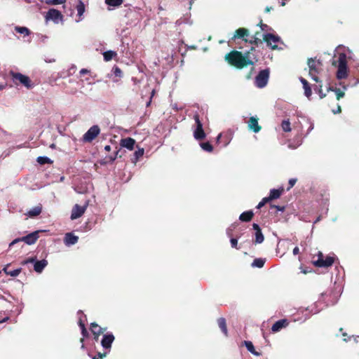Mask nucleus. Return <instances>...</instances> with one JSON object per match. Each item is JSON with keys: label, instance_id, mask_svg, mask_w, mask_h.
I'll return each instance as SVG.
<instances>
[{"label": "nucleus", "instance_id": "obj_1", "mask_svg": "<svg viewBox=\"0 0 359 359\" xmlns=\"http://www.w3.org/2000/svg\"><path fill=\"white\" fill-rule=\"evenodd\" d=\"M255 49L252 48L250 51L243 55L241 52L233 50L225 56L226 60L237 68H243L248 65H253L257 61L255 55Z\"/></svg>", "mask_w": 359, "mask_h": 359}, {"label": "nucleus", "instance_id": "obj_2", "mask_svg": "<svg viewBox=\"0 0 359 359\" xmlns=\"http://www.w3.org/2000/svg\"><path fill=\"white\" fill-rule=\"evenodd\" d=\"M346 51L348 52V53H351L348 49H346L345 47L341 46H339L335 50V57H337V59L336 60H333L332 65L337 66L336 76L339 80L344 79L348 76V56Z\"/></svg>", "mask_w": 359, "mask_h": 359}, {"label": "nucleus", "instance_id": "obj_3", "mask_svg": "<svg viewBox=\"0 0 359 359\" xmlns=\"http://www.w3.org/2000/svg\"><path fill=\"white\" fill-rule=\"evenodd\" d=\"M307 64L309 69V76L316 82H319L320 80L317 75L321 71L322 62L320 60H316L313 58H309L308 60Z\"/></svg>", "mask_w": 359, "mask_h": 359}, {"label": "nucleus", "instance_id": "obj_4", "mask_svg": "<svg viewBox=\"0 0 359 359\" xmlns=\"http://www.w3.org/2000/svg\"><path fill=\"white\" fill-rule=\"evenodd\" d=\"M11 75L12 76V79L15 84L20 83L27 89H31L34 86V83L32 82L31 79L26 75H24L21 73L17 72H11Z\"/></svg>", "mask_w": 359, "mask_h": 359}, {"label": "nucleus", "instance_id": "obj_5", "mask_svg": "<svg viewBox=\"0 0 359 359\" xmlns=\"http://www.w3.org/2000/svg\"><path fill=\"white\" fill-rule=\"evenodd\" d=\"M263 39L272 49H283L282 47L278 46V44L283 45V42L278 35L270 33L265 34H264Z\"/></svg>", "mask_w": 359, "mask_h": 359}, {"label": "nucleus", "instance_id": "obj_6", "mask_svg": "<svg viewBox=\"0 0 359 359\" xmlns=\"http://www.w3.org/2000/svg\"><path fill=\"white\" fill-rule=\"evenodd\" d=\"M269 78V69H265L259 72L255 79V84L257 88H262L268 83Z\"/></svg>", "mask_w": 359, "mask_h": 359}, {"label": "nucleus", "instance_id": "obj_7", "mask_svg": "<svg viewBox=\"0 0 359 359\" xmlns=\"http://www.w3.org/2000/svg\"><path fill=\"white\" fill-rule=\"evenodd\" d=\"M334 257L327 256L324 258L323 254L321 252H318V259L314 261L315 266L318 267H328L334 263Z\"/></svg>", "mask_w": 359, "mask_h": 359}, {"label": "nucleus", "instance_id": "obj_8", "mask_svg": "<svg viewBox=\"0 0 359 359\" xmlns=\"http://www.w3.org/2000/svg\"><path fill=\"white\" fill-rule=\"evenodd\" d=\"M194 118L196 123V128L194 130V137L196 140H201L205 137V133L203 128V123L199 119L198 114H194Z\"/></svg>", "mask_w": 359, "mask_h": 359}, {"label": "nucleus", "instance_id": "obj_9", "mask_svg": "<svg viewBox=\"0 0 359 359\" xmlns=\"http://www.w3.org/2000/svg\"><path fill=\"white\" fill-rule=\"evenodd\" d=\"M100 133V129L97 125L91 126L87 132L83 135L82 140L84 142H91Z\"/></svg>", "mask_w": 359, "mask_h": 359}, {"label": "nucleus", "instance_id": "obj_10", "mask_svg": "<svg viewBox=\"0 0 359 359\" xmlns=\"http://www.w3.org/2000/svg\"><path fill=\"white\" fill-rule=\"evenodd\" d=\"M78 315H79V325L81 328V334L83 336V338L81 339V342L82 343L81 348H85L84 344H83L84 338L88 337V332L85 327V323H84L86 320V316L81 311H79L78 312Z\"/></svg>", "mask_w": 359, "mask_h": 359}, {"label": "nucleus", "instance_id": "obj_11", "mask_svg": "<svg viewBox=\"0 0 359 359\" xmlns=\"http://www.w3.org/2000/svg\"><path fill=\"white\" fill-rule=\"evenodd\" d=\"M88 205V202H86L85 203V205L83 206H81L78 204L74 205V206L73 207V208L72 210V213H71V217H70L71 219L74 220V219H78L80 217H81L84 214Z\"/></svg>", "mask_w": 359, "mask_h": 359}, {"label": "nucleus", "instance_id": "obj_12", "mask_svg": "<svg viewBox=\"0 0 359 359\" xmlns=\"http://www.w3.org/2000/svg\"><path fill=\"white\" fill-rule=\"evenodd\" d=\"M62 19V15L57 9L55 8H50L48 10L46 15V20H52L55 23H58L60 20Z\"/></svg>", "mask_w": 359, "mask_h": 359}, {"label": "nucleus", "instance_id": "obj_13", "mask_svg": "<svg viewBox=\"0 0 359 359\" xmlns=\"http://www.w3.org/2000/svg\"><path fill=\"white\" fill-rule=\"evenodd\" d=\"M114 341V336L111 333H107L103 335L101 341V345L104 349L110 348L111 344Z\"/></svg>", "mask_w": 359, "mask_h": 359}, {"label": "nucleus", "instance_id": "obj_14", "mask_svg": "<svg viewBox=\"0 0 359 359\" xmlns=\"http://www.w3.org/2000/svg\"><path fill=\"white\" fill-rule=\"evenodd\" d=\"M135 140L132 137L123 138L120 140V146L132 151L134 149Z\"/></svg>", "mask_w": 359, "mask_h": 359}, {"label": "nucleus", "instance_id": "obj_15", "mask_svg": "<svg viewBox=\"0 0 359 359\" xmlns=\"http://www.w3.org/2000/svg\"><path fill=\"white\" fill-rule=\"evenodd\" d=\"M248 126L250 130L257 133L260 131L261 127L258 124V120L256 117L252 116L248 121Z\"/></svg>", "mask_w": 359, "mask_h": 359}, {"label": "nucleus", "instance_id": "obj_16", "mask_svg": "<svg viewBox=\"0 0 359 359\" xmlns=\"http://www.w3.org/2000/svg\"><path fill=\"white\" fill-rule=\"evenodd\" d=\"M39 238V233L38 231H34L31 233H29L28 235L22 237V239L23 242L27 243V245H32L36 243Z\"/></svg>", "mask_w": 359, "mask_h": 359}, {"label": "nucleus", "instance_id": "obj_17", "mask_svg": "<svg viewBox=\"0 0 359 359\" xmlns=\"http://www.w3.org/2000/svg\"><path fill=\"white\" fill-rule=\"evenodd\" d=\"M79 237L74 235L72 233H67L64 238V243L67 246H71L78 242Z\"/></svg>", "mask_w": 359, "mask_h": 359}, {"label": "nucleus", "instance_id": "obj_18", "mask_svg": "<svg viewBox=\"0 0 359 359\" xmlns=\"http://www.w3.org/2000/svg\"><path fill=\"white\" fill-rule=\"evenodd\" d=\"M319 302H316L313 305L311 306L310 307H308L306 309V311H308V313L305 314L304 320H306L307 318L310 317L312 314H316L322 309V308H318V307Z\"/></svg>", "mask_w": 359, "mask_h": 359}, {"label": "nucleus", "instance_id": "obj_19", "mask_svg": "<svg viewBox=\"0 0 359 359\" xmlns=\"http://www.w3.org/2000/svg\"><path fill=\"white\" fill-rule=\"evenodd\" d=\"M299 81L303 85V88L304 90V95L307 98L310 99V97L311 96L312 94V91L309 82L303 77H300Z\"/></svg>", "mask_w": 359, "mask_h": 359}, {"label": "nucleus", "instance_id": "obj_20", "mask_svg": "<svg viewBox=\"0 0 359 359\" xmlns=\"http://www.w3.org/2000/svg\"><path fill=\"white\" fill-rule=\"evenodd\" d=\"M47 264L48 262L46 259L36 261L34 264V269L37 273H41Z\"/></svg>", "mask_w": 359, "mask_h": 359}, {"label": "nucleus", "instance_id": "obj_21", "mask_svg": "<svg viewBox=\"0 0 359 359\" xmlns=\"http://www.w3.org/2000/svg\"><path fill=\"white\" fill-rule=\"evenodd\" d=\"M287 325L286 320H279L276 321L271 327V330L273 332L280 331L283 327H285Z\"/></svg>", "mask_w": 359, "mask_h": 359}, {"label": "nucleus", "instance_id": "obj_22", "mask_svg": "<svg viewBox=\"0 0 359 359\" xmlns=\"http://www.w3.org/2000/svg\"><path fill=\"white\" fill-rule=\"evenodd\" d=\"M90 330H91L92 333L95 335L94 338H95V341H97L100 334L102 332V328L100 327L95 323H93L90 325Z\"/></svg>", "mask_w": 359, "mask_h": 359}, {"label": "nucleus", "instance_id": "obj_23", "mask_svg": "<svg viewBox=\"0 0 359 359\" xmlns=\"http://www.w3.org/2000/svg\"><path fill=\"white\" fill-rule=\"evenodd\" d=\"M41 210H42L41 205H36V206L32 208V209H30L29 211H27V212L26 213V215L28 216L29 217L32 218V217L39 215L41 212Z\"/></svg>", "mask_w": 359, "mask_h": 359}, {"label": "nucleus", "instance_id": "obj_24", "mask_svg": "<svg viewBox=\"0 0 359 359\" xmlns=\"http://www.w3.org/2000/svg\"><path fill=\"white\" fill-rule=\"evenodd\" d=\"M245 36H248V30L245 28H239L236 31L231 39L235 40L237 38L243 39Z\"/></svg>", "mask_w": 359, "mask_h": 359}, {"label": "nucleus", "instance_id": "obj_25", "mask_svg": "<svg viewBox=\"0 0 359 359\" xmlns=\"http://www.w3.org/2000/svg\"><path fill=\"white\" fill-rule=\"evenodd\" d=\"M144 150L143 148H138L137 150L134 152L131 158V162L136 164L139 159L144 155Z\"/></svg>", "mask_w": 359, "mask_h": 359}, {"label": "nucleus", "instance_id": "obj_26", "mask_svg": "<svg viewBox=\"0 0 359 359\" xmlns=\"http://www.w3.org/2000/svg\"><path fill=\"white\" fill-rule=\"evenodd\" d=\"M8 266L9 265H7L6 266L4 269H3V271L6 274V275H8V276H11L12 277H16L18 276L21 271H22V269L21 268H18V269H16L15 270H9L8 269Z\"/></svg>", "mask_w": 359, "mask_h": 359}, {"label": "nucleus", "instance_id": "obj_27", "mask_svg": "<svg viewBox=\"0 0 359 359\" xmlns=\"http://www.w3.org/2000/svg\"><path fill=\"white\" fill-rule=\"evenodd\" d=\"M254 213L252 210L243 212L241 214L239 219L242 222H249L252 219Z\"/></svg>", "mask_w": 359, "mask_h": 359}, {"label": "nucleus", "instance_id": "obj_28", "mask_svg": "<svg viewBox=\"0 0 359 359\" xmlns=\"http://www.w3.org/2000/svg\"><path fill=\"white\" fill-rule=\"evenodd\" d=\"M76 11L79 18L76 20V22H79L82 20V16L85 12V5L83 1H79L76 6Z\"/></svg>", "mask_w": 359, "mask_h": 359}, {"label": "nucleus", "instance_id": "obj_29", "mask_svg": "<svg viewBox=\"0 0 359 359\" xmlns=\"http://www.w3.org/2000/svg\"><path fill=\"white\" fill-rule=\"evenodd\" d=\"M245 346L246 347L247 350L250 352L254 355L259 356L261 355L259 352H257L255 351L253 344L250 341H244Z\"/></svg>", "mask_w": 359, "mask_h": 359}, {"label": "nucleus", "instance_id": "obj_30", "mask_svg": "<svg viewBox=\"0 0 359 359\" xmlns=\"http://www.w3.org/2000/svg\"><path fill=\"white\" fill-rule=\"evenodd\" d=\"M282 191H283V189H271L270 194L268 196V198L269 199L270 201L273 199L278 198L280 196Z\"/></svg>", "mask_w": 359, "mask_h": 359}, {"label": "nucleus", "instance_id": "obj_31", "mask_svg": "<svg viewBox=\"0 0 359 359\" xmlns=\"http://www.w3.org/2000/svg\"><path fill=\"white\" fill-rule=\"evenodd\" d=\"M266 262V259L256 258L253 260L251 264V266L253 268H262Z\"/></svg>", "mask_w": 359, "mask_h": 359}, {"label": "nucleus", "instance_id": "obj_32", "mask_svg": "<svg viewBox=\"0 0 359 359\" xmlns=\"http://www.w3.org/2000/svg\"><path fill=\"white\" fill-rule=\"evenodd\" d=\"M119 150H116L113 154L105 156L103 163H113L118 157Z\"/></svg>", "mask_w": 359, "mask_h": 359}, {"label": "nucleus", "instance_id": "obj_33", "mask_svg": "<svg viewBox=\"0 0 359 359\" xmlns=\"http://www.w3.org/2000/svg\"><path fill=\"white\" fill-rule=\"evenodd\" d=\"M119 150H116L113 154L105 156L103 163H113L118 157Z\"/></svg>", "mask_w": 359, "mask_h": 359}, {"label": "nucleus", "instance_id": "obj_34", "mask_svg": "<svg viewBox=\"0 0 359 359\" xmlns=\"http://www.w3.org/2000/svg\"><path fill=\"white\" fill-rule=\"evenodd\" d=\"M15 31L22 34L23 36H28L30 34L29 29L26 27L15 26Z\"/></svg>", "mask_w": 359, "mask_h": 359}, {"label": "nucleus", "instance_id": "obj_35", "mask_svg": "<svg viewBox=\"0 0 359 359\" xmlns=\"http://www.w3.org/2000/svg\"><path fill=\"white\" fill-rule=\"evenodd\" d=\"M218 325H219V328L221 329V330L222 331V332L225 335H227V328H226V320L224 318H220L218 319Z\"/></svg>", "mask_w": 359, "mask_h": 359}, {"label": "nucleus", "instance_id": "obj_36", "mask_svg": "<svg viewBox=\"0 0 359 359\" xmlns=\"http://www.w3.org/2000/svg\"><path fill=\"white\" fill-rule=\"evenodd\" d=\"M116 53L113 50H107L103 53L104 60L105 61H109L116 56Z\"/></svg>", "mask_w": 359, "mask_h": 359}, {"label": "nucleus", "instance_id": "obj_37", "mask_svg": "<svg viewBox=\"0 0 359 359\" xmlns=\"http://www.w3.org/2000/svg\"><path fill=\"white\" fill-rule=\"evenodd\" d=\"M327 90L334 92L336 94V96H337V99L338 100L339 99H341V97H343L345 95V93L343 91H341L339 88H337L329 87L327 88Z\"/></svg>", "mask_w": 359, "mask_h": 359}, {"label": "nucleus", "instance_id": "obj_38", "mask_svg": "<svg viewBox=\"0 0 359 359\" xmlns=\"http://www.w3.org/2000/svg\"><path fill=\"white\" fill-rule=\"evenodd\" d=\"M123 2V0H105V3L113 7H117L121 6Z\"/></svg>", "mask_w": 359, "mask_h": 359}, {"label": "nucleus", "instance_id": "obj_39", "mask_svg": "<svg viewBox=\"0 0 359 359\" xmlns=\"http://www.w3.org/2000/svg\"><path fill=\"white\" fill-rule=\"evenodd\" d=\"M264 240V235L262 231H258L255 232V243L257 244L262 243Z\"/></svg>", "mask_w": 359, "mask_h": 359}, {"label": "nucleus", "instance_id": "obj_40", "mask_svg": "<svg viewBox=\"0 0 359 359\" xmlns=\"http://www.w3.org/2000/svg\"><path fill=\"white\" fill-rule=\"evenodd\" d=\"M281 127L283 130L285 132L291 131L290 123L289 120H283L281 123Z\"/></svg>", "mask_w": 359, "mask_h": 359}, {"label": "nucleus", "instance_id": "obj_41", "mask_svg": "<svg viewBox=\"0 0 359 359\" xmlns=\"http://www.w3.org/2000/svg\"><path fill=\"white\" fill-rule=\"evenodd\" d=\"M201 147L205 151L211 152L213 149L212 146L208 142H202L200 144Z\"/></svg>", "mask_w": 359, "mask_h": 359}, {"label": "nucleus", "instance_id": "obj_42", "mask_svg": "<svg viewBox=\"0 0 359 359\" xmlns=\"http://www.w3.org/2000/svg\"><path fill=\"white\" fill-rule=\"evenodd\" d=\"M66 2V0H45V3L48 5H58Z\"/></svg>", "mask_w": 359, "mask_h": 359}, {"label": "nucleus", "instance_id": "obj_43", "mask_svg": "<svg viewBox=\"0 0 359 359\" xmlns=\"http://www.w3.org/2000/svg\"><path fill=\"white\" fill-rule=\"evenodd\" d=\"M37 162L39 163L40 164H45L50 162V160L49 158L46 156H39L37 158Z\"/></svg>", "mask_w": 359, "mask_h": 359}, {"label": "nucleus", "instance_id": "obj_44", "mask_svg": "<svg viewBox=\"0 0 359 359\" xmlns=\"http://www.w3.org/2000/svg\"><path fill=\"white\" fill-rule=\"evenodd\" d=\"M269 199L268 198V197H265L264 198H262V200L258 203V205H257V209H260L261 208H262L266 203L269 202Z\"/></svg>", "mask_w": 359, "mask_h": 359}, {"label": "nucleus", "instance_id": "obj_45", "mask_svg": "<svg viewBox=\"0 0 359 359\" xmlns=\"http://www.w3.org/2000/svg\"><path fill=\"white\" fill-rule=\"evenodd\" d=\"M35 262H36L35 258H34V257H29V258H28V259H27L24 260V261L22 262V264L23 265H25V264H29V263H35Z\"/></svg>", "mask_w": 359, "mask_h": 359}, {"label": "nucleus", "instance_id": "obj_46", "mask_svg": "<svg viewBox=\"0 0 359 359\" xmlns=\"http://www.w3.org/2000/svg\"><path fill=\"white\" fill-rule=\"evenodd\" d=\"M236 224H231V226H229L227 229H226V233L229 235V236H231V232L233 231V230L236 228Z\"/></svg>", "mask_w": 359, "mask_h": 359}, {"label": "nucleus", "instance_id": "obj_47", "mask_svg": "<svg viewBox=\"0 0 359 359\" xmlns=\"http://www.w3.org/2000/svg\"><path fill=\"white\" fill-rule=\"evenodd\" d=\"M297 182V179L296 178H291L289 180V187L287 188V189L289 190L290 189H291L294 184L295 183Z\"/></svg>", "mask_w": 359, "mask_h": 359}, {"label": "nucleus", "instance_id": "obj_48", "mask_svg": "<svg viewBox=\"0 0 359 359\" xmlns=\"http://www.w3.org/2000/svg\"><path fill=\"white\" fill-rule=\"evenodd\" d=\"M230 242L232 248H237L238 240L236 238H231Z\"/></svg>", "mask_w": 359, "mask_h": 359}, {"label": "nucleus", "instance_id": "obj_49", "mask_svg": "<svg viewBox=\"0 0 359 359\" xmlns=\"http://www.w3.org/2000/svg\"><path fill=\"white\" fill-rule=\"evenodd\" d=\"M113 69H114V73L116 76H121L122 72H121V70L118 67H116Z\"/></svg>", "mask_w": 359, "mask_h": 359}, {"label": "nucleus", "instance_id": "obj_50", "mask_svg": "<svg viewBox=\"0 0 359 359\" xmlns=\"http://www.w3.org/2000/svg\"><path fill=\"white\" fill-rule=\"evenodd\" d=\"M22 238H15L14 239L10 244H9V247H12L13 245H14L15 244L19 243V242H21L22 241V240H21Z\"/></svg>", "mask_w": 359, "mask_h": 359}, {"label": "nucleus", "instance_id": "obj_51", "mask_svg": "<svg viewBox=\"0 0 359 359\" xmlns=\"http://www.w3.org/2000/svg\"><path fill=\"white\" fill-rule=\"evenodd\" d=\"M318 94H319V96L322 99L323 97H325V94L323 93V90H322V86H320V88L318 89Z\"/></svg>", "mask_w": 359, "mask_h": 359}, {"label": "nucleus", "instance_id": "obj_52", "mask_svg": "<svg viewBox=\"0 0 359 359\" xmlns=\"http://www.w3.org/2000/svg\"><path fill=\"white\" fill-rule=\"evenodd\" d=\"M187 22H188V20H182V19H179L175 22V25L178 26V25H182V23H187Z\"/></svg>", "mask_w": 359, "mask_h": 359}, {"label": "nucleus", "instance_id": "obj_53", "mask_svg": "<svg viewBox=\"0 0 359 359\" xmlns=\"http://www.w3.org/2000/svg\"><path fill=\"white\" fill-rule=\"evenodd\" d=\"M252 228L255 231V232L258 231H262L260 227H259V226L257 224H256V223H254L252 224Z\"/></svg>", "mask_w": 359, "mask_h": 359}, {"label": "nucleus", "instance_id": "obj_54", "mask_svg": "<svg viewBox=\"0 0 359 359\" xmlns=\"http://www.w3.org/2000/svg\"><path fill=\"white\" fill-rule=\"evenodd\" d=\"M299 252V249L298 247H295L294 249H293V251H292V253L294 255H298Z\"/></svg>", "mask_w": 359, "mask_h": 359}, {"label": "nucleus", "instance_id": "obj_55", "mask_svg": "<svg viewBox=\"0 0 359 359\" xmlns=\"http://www.w3.org/2000/svg\"><path fill=\"white\" fill-rule=\"evenodd\" d=\"M102 356H103V355H102V354H101L100 353H98L97 354V355H95V356H92V358H93V359H100V358H102Z\"/></svg>", "mask_w": 359, "mask_h": 359}, {"label": "nucleus", "instance_id": "obj_56", "mask_svg": "<svg viewBox=\"0 0 359 359\" xmlns=\"http://www.w3.org/2000/svg\"><path fill=\"white\" fill-rule=\"evenodd\" d=\"M88 72H89V71L87 69H81L80 70V74L81 75H84V74H87Z\"/></svg>", "mask_w": 359, "mask_h": 359}, {"label": "nucleus", "instance_id": "obj_57", "mask_svg": "<svg viewBox=\"0 0 359 359\" xmlns=\"http://www.w3.org/2000/svg\"><path fill=\"white\" fill-rule=\"evenodd\" d=\"M332 112L334 114L340 113L341 112V107L339 105H338L337 109H336V110H332Z\"/></svg>", "mask_w": 359, "mask_h": 359}, {"label": "nucleus", "instance_id": "obj_58", "mask_svg": "<svg viewBox=\"0 0 359 359\" xmlns=\"http://www.w3.org/2000/svg\"><path fill=\"white\" fill-rule=\"evenodd\" d=\"M230 141L231 140L229 137H226L224 147H226L229 144Z\"/></svg>", "mask_w": 359, "mask_h": 359}, {"label": "nucleus", "instance_id": "obj_59", "mask_svg": "<svg viewBox=\"0 0 359 359\" xmlns=\"http://www.w3.org/2000/svg\"><path fill=\"white\" fill-rule=\"evenodd\" d=\"M273 207L276 208L279 211H283L284 210V207H280V206H278V205H273Z\"/></svg>", "mask_w": 359, "mask_h": 359}, {"label": "nucleus", "instance_id": "obj_60", "mask_svg": "<svg viewBox=\"0 0 359 359\" xmlns=\"http://www.w3.org/2000/svg\"><path fill=\"white\" fill-rule=\"evenodd\" d=\"M104 150H105L106 151H111V146H110V145H106V146L104 147Z\"/></svg>", "mask_w": 359, "mask_h": 359}, {"label": "nucleus", "instance_id": "obj_61", "mask_svg": "<svg viewBox=\"0 0 359 359\" xmlns=\"http://www.w3.org/2000/svg\"><path fill=\"white\" fill-rule=\"evenodd\" d=\"M221 138H222V133L218 135V136L217 137V142H219Z\"/></svg>", "mask_w": 359, "mask_h": 359}, {"label": "nucleus", "instance_id": "obj_62", "mask_svg": "<svg viewBox=\"0 0 359 359\" xmlns=\"http://www.w3.org/2000/svg\"><path fill=\"white\" fill-rule=\"evenodd\" d=\"M7 320H8V316L5 317V318H3L2 320H0V323L5 322V321H6Z\"/></svg>", "mask_w": 359, "mask_h": 359}, {"label": "nucleus", "instance_id": "obj_63", "mask_svg": "<svg viewBox=\"0 0 359 359\" xmlns=\"http://www.w3.org/2000/svg\"><path fill=\"white\" fill-rule=\"evenodd\" d=\"M309 123H310V124H311V125H310V127H309V131H311V130H313V124L312 123H311L310 121H309Z\"/></svg>", "mask_w": 359, "mask_h": 359}, {"label": "nucleus", "instance_id": "obj_64", "mask_svg": "<svg viewBox=\"0 0 359 359\" xmlns=\"http://www.w3.org/2000/svg\"><path fill=\"white\" fill-rule=\"evenodd\" d=\"M266 27H267V25H263V24H262V25H261V28H262V30H264Z\"/></svg>", "mask_w": 359, "mask_h": 359}]
</instances>
